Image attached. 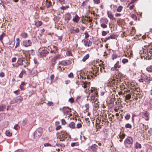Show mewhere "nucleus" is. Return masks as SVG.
<instances>
[{
    "label": "nucleus",
    "mask_w": 152,
    "mask_h": 152,
    "mask_svg": "<svg viewBox=\"0 0 152 152\" xmlns=\"http://www.w3.org/2000/svg\"><path fill=\"white\" fill-rule=\"evenodd\" d=\"M61 58V55L59 54H58L57 55H56L52 58L51 60V65L53 67H54L56 63V60L58 59Z\"/></svg>",
    "instance_id": "f257e3e1"
},
{
    "label": "nucleus",
    "mask_w": 152,
    "mask_h": 152,
    "mask_svg": "<svg viewBox=\"0 0 152 152\" xmlns=\"http://www.w3.org/2000/svg\"><path fill=\"white\" fill-rule=\"evenodd\" d=\"M39 0V4H41L42 5H44L45 4L47 8H48L49 7L52 6L50 1H49L48 0H46L45 1V0Z\"/></svg>",
    "instance_id": "f03ea898"
},
{
    "label": "nucleus",
    "mask_w": 152,
    "mask_h": 152,
    "mask_svg": "<svg viewBox=\"0 0 152 152\" xmlns=\"http://www.w3.org/2000/svg\"><path fill=\"white\" fill-rule=\"evenodd\" d=\"M23 100V98L20 96H18L14 98L10 102L11 104H13L15 103L20 102Z\"/></svg>",
    "instance_id": "7ed1b4c3"
},
{
    "label": "nucleus",
    "mask_w": 152,
    "mask_h": 152,
    "mask_svg": "<svg viewBox=\"0 0 152 152\" xmlns=\"http://www.w3.org/2000/svg\"><path fill=\"white\" fill-rule=\"evenodd\" d=\"M142 77L144 79V81L147 83H149L150 81L152 80V77H148L145 74L142 76Z\"/></svg>",
    "instance_id": "20e7f679"
},
{
    "label": "nucleus",
    "mask_w": 152,
    "mask_h": 152,
    "mask_svg": "<svg viewBox=\"0 0 152 152\" xmlns=\"http://www.w3.org/2000/svg\"><path fill=\"white\" fill-rule=\"evenodd\" d=\"M67 135L65 132H62L61 135L59 136V138L60 139V141H63L65 138L67 137Z\"/></svg>",
    "instance_id": "39448f33"
},
{
    "label": "nucleus",
    "mask_w": 152,
    "mask_h": 152,
    "mask_svg": "<svg viewBox=\"0 0 152 152\" xmlns=\"http://www.w3.org/2000/svg\"><path fill=\"white\" fill-rule=\"evenodd\" d=\"M70 61L69 60H64L59 62L58 64L62 66H65L69 65L70 64Z\"/></svg>",
    "instance_id": "423d86ee"
},
{
    "label": "nucleus",
    "mask_w": 152,
    "mask_h": 152,
    "mask_svg": "<svg viewBox=\"0 0 152 152\" xmlns=\"http://www.w3.org/2000/svg\"><path fill=\"white\" fill-rule=\"evenodd\" d=\"M133 140L132 138L130 137H128L125 140L124 144L125 145L126 144H131L133 143Z\"/></svg>",
    "instance_id": "0eeeda50"
},
{
    "label": "nucleus",
    "mask_w": 152,
    "mask_h": 152,
    "mask_svg": "<svg viewBox=\"0 0 152 152\" xmlns=\"http://www.w3.org/2000/svg\"><path fill=\"white\" fill-rule=\"evenodd\" d=\"M64 114L69 115L71 112V109L68 107H64L62 110Z\"/></svg>",
    "instance_id": "6e6552de"
},
{
    "label": "nucleus",
    "mask_w": 152,
    "mask_h": 152,
    "mask_svg": "<svg viewBox=\"0 0 152 152\" xmlns=\"http://www.w3.org/2000/svg\"><path fill=\"white\" fill-rule=\"evenodd\" d=\"M98 148V146L96 144H94L93 145L90 147L89 148V150L90 152H95Z\"/></svg>",
    "instance_id": "1a4fd4ad"
},
{
    "label": "nucleus",
    "mask_w": 152,
    "mask_h": 152,
    "mask_svg": "<svg viewBox=\"0 0 152 152\" xmlns=\"http://www.w3.org/2000/svg\"><path fill=\"white\" fill-rule=\"evenodd\" d=\"M48 53L49 52L47 50L44 49L42 50L40 52L39 54L41 57H43L46 56Z\"/></svg>",
    "instance_id": "9d476101"
},
{
    "label": "nucleus",
    "mask_w": 152,
    "mask_h": 152,
    "mask_svg": "<svg viewBox=\"0 0 152 152\" xmlns=\"http://www.w3.org/2000/svg\"><path fill=\"white\" fill-rule=\"evenodd\" d=\"M84 42V44L85 46H87L88 47L91 45L92 44V42L89 40L86 39V40L83 39L82 40V42Z\"/></svg>",
    "instance_id": "9b49d317"
},
{
    "label": "nucleus",
    "mask_w": 152,
    "mask_h": 152,
    "mask_svg": "<svg viewBox=\"0 0 152 152\" xmlns=\"http://www.w3.org/2000/svg\"><path fill=\"white\" fill-rule=\"evenodd\" d=\"M71 18L72 15L69 13L68 12L65 14V20L66 21L67 23L69 22V21L71 19Z\"/></svg>",
    "instance_id": "f8f14e48"
},
{
    "label": "nucleus",
    "mask_w": 152,
    "mask_h": 152,
    "mask_svg": "<svg viewBox=\"0 0 152 152\" xmlns=\"http://www.w3.org/2000/svg\"><path fill=\"white\" fill-rule=\"evenodd\" d=\"M18 56L20 58H24L26 57V54L23 50H20L19 53L18 54Z\"/></svg>",
    "instance_id": "ddd939ff"
},
{
    "label": "nucleus",
    "mask_w": 152,
    "mask_h": 152,
    "mask_svg": "<svg viewBox=\"0 0 152 152\" xmlns=\"http://www.w3.org/2000/svg\"><path fill=\"white\" fill-rule=\"evenodd\" d=\"M23 44L25 46L27 47L31 46V42L30 40H25L23 42Z\"/></svg>",
    "instance_id": "4468645a"
},
{
    "label": "nucleus",
    "mask_w": 152,
    "mask_h": 152,
    "mask_svg": "<svg viewBox=\"0 0 152 152\" xmlns=\"http://www.w3.org/2000/svg\"><path fill=\"white\" fill-rule=\"evenodd\" d=\"M70 31L71 33L75 34L79 32V29L77 27H72L70 29Z\"/></svg>",
    "instance_id": "2eb2a0df"
},
{
    "label": "nucleus",
    "mask_w": 152,
    "mask_h": 152,
    "mask_svg": "<svg viewBox=\"0 0 152 152\" xmlns=\"http://www.w3.org/2000/svg\"><path fill=\"white\" fill-rule=\"evenodd\" d=\"M123 76V75L121 73L118 71L114 77H115L116 79H118L121 78Z\"/></svg>",
    "instance_id": "dca6fc26"
},
{
    "label": "nucleus",
    "mask_w": 152,
    "mask_h": 152,
    "mask_svg": "<svg viewBox=\"0 0 152 152\" xmlns=\"http://www.w3.org/2000/svg\"><path fill=\"white\" fill-rule=\"evenodd\" d=\"M104 21L105 24L103 23L101 24V26L103 28H105L107 27V26L106 25V24H107L108 22V20L107 19H105Z\"/></svg>",
    "instance_id": "f3484780"
},
{
    "label": "nucleus",
    "mask_w": 152,
    "mask_h": 152,
    "mask_svg": "<svg viewBox=\"0 0 152 152\" xmlns=\"http://www.w3.org/2000/svg\"><path fill=\"white\" fill-rule=\"evenodd\" d=\"M80 85L82 86V87L84 88H86L87 87V86H88V83L86 81H82L80 83Z\"/></svg>",
    "instance_id": "a211bd4d"
},
{
    "label": "nucleus",
    "mask_w": 152,
    "mask_h": 152,
    "mask_svg": "<svg viewBox=\"0 0 152 152\" xmlns=\"http://www.w3.org/2000/svg\"><path fill=\"white\" fill-rule=\"evenodd\" d=\"M80 19V17H79L77 14H76L75 18L73 19L72 20L73 22L77 23L79 20Z\"/></svg>",
    "instance_id": "6ab92c4d"
},
{
    "label": "nucleus",
    "mask_w": 152,
    "mask_h": 152,
    "mask_svg": "<svg viewBox=\"0 0 152 152\" xmlns=\"http://www.w3.org/2000/svg\"><path fill=\"white\" fill-rule=\"evenodd\" d=\"M68 126L71 129H74L75 128V124L73 122H71L69 124Z\"/></svg>",
    "instance_id": "aec40b11"
},
{
    "label": "nucleus",
    "mask_w": 152,
    "mask_h": 152,
    "mask_svg": "<svg viewBox=\"0 0 152 152\" xmlns=\"http://www.w3.org/2000/svg\"><path fill=\"white\" fill-rule=\"evenodd\" d=\"M37 68H34L33 69L31 73L34 76L36 75L37 74L38 72L37 70Z\"/></svg>",
    "instance_id": "412c9836"
},
{
    "label": "nucleus",
    "mask_w": 152,
    "mask_h": 152,
    "mask_svg": "<svg viewBox=\"0 0 152 152\" xmlns=\"http://www.w3.org/2000/svg\"><path fill=\"white\" fill-rule=\"evenodd\" d=\"M6 108V105L4 104L0 105V111H3Z\"/></svg>",
    "instance_id": "4be33fe9"
},
{
    "label": "nucleus",
    "mask_w": 152,
    "mask_h": 152,
    "mask_svg": "<svg viewBox=\"0 0 152 152\" xmlns=\"http://www.w3.org/2000/svg\"><path fill=\"white\" fill-rule=\"evenodd\" d=\"M115 36L114 35H111L110 36L108 37L105 38V40L107 41L110 39H115Z\"/></svg>",
    "instance_id": "5701e85b"
},
{
    "label": "nucleus",
    "mask_w": 152,
    "mask_h": 152,
    "mask_svg": "<svg viewBox=\"0 0 152 152\" xmlns=\"http://www.w3.org/2000/svg\"><path fill=\"white\" fill-rule=\"evenodd\" d=\"M135 147L136 149H140L141 148L142 146L140 144L136 142L135 145Z\"/></svg>",
    "instance_id": "b1692460"
},
{
    "label": "nucleus",
    "mask_w": 152,
    "mask_h": 152,
    "mask_svg": "<svg viewBox=\"0 0 152 152\" xmlns=\"http://www.w3.org/2000/svg\"><path fill=\"white\" fill-rule=\"evenodd\" d=\"M22 58H18V61L17 63L19 65H22L23 64V60Z\"/></svg>",
    "instance_id": "393cba45"
},
{
    "label": "nucleus",
    "mask_w": 152,
    "mask_h": 152,
    "mask_svg": "<svg viewBox=\"0 0 152 152\" xmlns=\"http://www.w3.org/2000/svg\"><path fill=\"white\" fill-rule=\"evenodd\" d=\"M107 14L108 17L110 19H113V16L111 12L108 11L107 12Z\"/></svg>",
    "instance_id": "a878e982"
},
{
    "label": "nucleus",
    "mask_w": 152,
    "mask_h": 152,
    "mask_svg": "<svg viewBox=\"0 0 152 152\" xmlns=\"http://www.w3.org/2000/svg\"><path fill=\"white\" fill-rule=\"evenodd\" d=\"M43 132V128H39V136H41Z\"/></svg>",
    "instance_id": "bb28decb"
},
{
    "label": "nucleus",
    "mask_w": 152,
    "mask_h": 152,
    "mask_svg": "<svg viewBox=\"0 0 152 152\" xmlns=\"http://www.w3.org/2000/svg\"><path fill=\"white\" fill-rule=\"evenodd\" d=\"M143 115L145 117H149L150 113L148 111H145L143 112Z\"/></svg>",
    "instance_id": "cd10ccee"
},
{
    "label": "nucleus",
    "mask_w": 152,
    "mask_h": 152,
    "mask_svg": "<svg viewBox=\"0 0 152 152\" xmlns=\"http://www.w3.org/2000/svg\"><path fill=\"white\" fill-rule=\"evenodd\" d=\"M89 54H87L85 55L83 57L82 59V61L83 62H85L86 60H87L89 57Z\"/></svg>",
    "instance_id": "c85d7f7f"
},
{
    "label": "nucleus",
    "mask_w": 152,
    "mask_h": 152,
    "mask_svg": "<svg viewBox=\"0 0 152 152\" xmlns=\"http://www.w3.org/2000/svg\"><path fill=\"white\" fill-rule=\"evenodd\" d=\"M20 36H21L22 37L25 38L27 37L28 34L26 33L23 32L21 33V34L20 35Z\"/></svg>",
    "instance_id": "c756f323"
},
{
    "label": "nucleus",
    "mask_w": 152,
    "mask_h": 152,
    "mask_svg": "<svg viewBox=\"0 0 152 152\" xmlns=\"http://www.w3.org/2000/svg\"><path fill=\"white\" fill-rule=\"evenodd\" d=\"M5 134L7 136H11L12 135V134L11 132H10L9 131H6L5 132Z\"/></svg>",
    "instance_id": "7c9ffc66"
},
{
    "label": "nucleus",
    "mask_w": 152,
    "mask_h": 152,
    "mask_svg": "<svg viewBox=\"0 0 152 152\" xmlns=\"http://www.w3.org/2000/svg\"><path fill=\"white\" fill-rule=\"evenodd\" d=\"M97 93H94V94H92L90 97L91 99L92 100H94L95 99V95H97Z\"/></svg>",
    "instance_id": "2f4dec72"
},
{
    "label": "nucleus",
    "mask_w": 152,
    "mask_h": 152,
    "mask_svg": "<svg viewBox=\"0 0 152 152\" xmlns=\"http://www.w3.org/2000/svg\"><path fill=\"white\" fill-rule=\"evenodd\" d=\"M26 73V71L25 70L22 71L20 75H19V77L20 78H22L23 77V75Z\"/></svg>",
    "instance_id": "473e14b6"
},
{
    "label": "nucleus",
    "mask_w": 152,
    "mask_h": 152,
    "mask_svg": "<svg viewBox=\"0 0 152 152\" xmlns=\"http://www.w3.org/2000/svg\"><path fill=\"white\" fill-rule=\"evenodd\" d=\"M147 70L149 72H152V66H148L146 68Z\"/></svg>",
    "instance_id": "72a5a7b5"
},
{
    "label": "nucleus",
    "mask_w": 152,
    "mask_h": 152,
    "mask_svg": "<svg viewBox=\"0 0 152 152\" xmlns=\"http://www.w3.org/2000/svg\"><path fill=\"white\" fill-rule=\"evenodd\" d=\"M79 143L78 142H72L71 143V145L72 147L76 146H78Z\"/></svg>",
    "instance_id": "f704fd0d"
},
{
    "label": "nucleus",
    "mask_w": 152,
    "mask_h": 152,
    "mask_svg": "<svg viewBox=\"0 0 152 152\" xmlns=\"http://www.w3.org/2000/svg\"><path fill=\"white\" fill-rule=\"evenodd\" d=\"M125 127L126 128L131 129L132 128V125L129 123L126 124Z\"/></svg>",
    "instance_id": "c9c22d12"
},
{
    "label": "nucleus",
    "mask_w": 152,
    "mask_h": 152,
    "mask_svg": "<svg viewBox=\"0 0 152 152\" xmlns=\"http://www.w3.org/2000/svg\"><path fill=\"white\" fill-rule=\"evenodd\" d=\"M130 115L129 113H127L124 116V118L126 120H128L130 118Z\"/></svg>",
    "instance_id": "e433bc0d"
},
{
    "label": "nucleus",
    "mask_w": 152,
    "mask_h": 152,
    "mask_svg": "<svg viewBox=\"0 0 152 152\" xmlns=\"http://www.w3.org/2000/svg\"><path fill=\"white\" fill-rule=\"evenodd\" d=\"M6 34L4 33H3L0 36V41H2L3 40V38L5 36Z\"/></svg>",
    "instance_id": "4c0bfd02"
},
{
    "label": "nucleus",
    "mask_w": 152,
    "mask_h": 152,
    "mask_svg": "<svg viewBox=\"0 0 152 152\" xmlns=\"http://www.w3.org/2000/svg\"><path fill=\"white\" fill-rule=\"evenodd\" d=\"M121 65L119 64V62H117L115 64L114 66V67H115L116 68L118 69V68H119L121 67Z\"/></svg>",
    "instance_id": "58836bf2"
},
{
    "label": "nucleus",
    "mask_w": 152,
    "mask_h": 152,
    "mask_svg": "<svg viewBox=\"0 0 152 152\" xmlns=\"http://www.w3.org/2000/svg\"><path fill=\"white\" fill-rule=\"evenodd\" d=\"M125 136V134L124 133L121 134V133H120V135H119V137L121 139H123L124 138Z\"/></svg>",
    "instance_id": "ea45409f"
},
{
    "label": "nucleus",
    "mask_w": 152,
    "mask_h": 152,
    "mask_svg": "<svg viewBox=\"0 0 152 152\" xmlns=\"http://www.w3.org/2000/svg\"><path fill=\"white\" fill-rule=\"evenodd\" d=\"M19 45V38H17L16 39V46L15 47V48H17L18 46Z\"/></svg>",
    "instance_id": "a19ab883"
},
{
    "label": "nucleus",
    "mask_w": 152,
    "mask_h": 152,
    "mask_svg": "<svg viewBox=\"0 0 152 152\" xmlns=\"http://www.w3.org/2000/svg\"><path fill=\"white\" fill-rule=\"evenodd\" d=\"M118 55L115 53H113L112 56V58L113 60L116 59Z\"/></svg>",
    "instance_id": "79ce46f5"
},
{
    "label": "nucleus",
    "mask_w": 152,
    "mask_h": 152,
    "mask_svg": "<svg viewBox=\"0 0 152 152\" xmlns=\"http://www.w3.org/2000/svg\"><path fill=\"white\" fill-rule=\"evenodd\" d=\"M108 33H109V31H103L102 32V34L103 36H105L107 34H108Z\"/></svg>",
    "instance_id": "37998d69"
},
{
    "label": "nucleus",
    "mask_w": 152,
    "mask_h": 152,
    "mask_svg": "<svg viewBox=\"0 0 152 152\" xmlns=\"http://www.w3.org/2000/svg\"><path fill=\"white\" fill-rule=\"evenodd\" d=\"M123 7L121 6H119L117 9V11L118 12H120L122 10Z\"/></svg>",
    "instance_id": "c03bdc74"
},
{
    "label": "nucleus",
    "mask_w": 152,
    "mask_h": 152,
    "mask_svg": "<svg viewBox=\"0 0 152 152\" xmlns=\"http://www.w3.org/2000/svg\"><path fill=\"white\" fill-rule=\"evenodd\" d=\"M128 59L126 58L123 59L122 60V62L124 64H125V63L128 62Z\"/></svg>",
    "instance_id": "a18cd8bd"
},
{
    "label": "nucleus",
    "mask_w": 152,
    "mask_h": 152,
    "mask_svg": "<svg viewBox=\"0 0 152 152\" xmlns=\"http://www.w3.org/2000/svg\"><path fill=\"white\" fill-rule=\"evenodd\" d=\"M131 96L130 94L127 95L125 97V99L126 100H128L131 98Z\"/></svg>",
    "instance_id": "49530a36"
},
{
    "label": "nucleus",
    "mask_w": 152,
    "mask_h": 152,
    "mask_svg": "<svg viewBox=\"0 0 152 152\" xmlns=\"http://www.w3.org/2000/svg\"><path fill=\"white\" fill-rule=\"evenodd\" d=\"M85 107L86 108V112L87 111V110L89 108V105L88 104H85Z\"/></svg>",
    "instance_id": "de8ad7c7"
},
{
    "label": "nucleus",
    "mask_w": 152,
    "mask_h": 152,
    "mask_svg": "<svg viewBox=\"0 0 152 152\" xmlns=\"http://www.w3.org/2000/svg\"><path fill=\"white\" fill-rule=\"evenodd\" d=\"M66 55L68 56H70L72 55V53L69 51H67L66 52Z\"/></svg>",
    "instance_id": "09e8293b"
},
{
    "label": "nucleus",
    "mask_w": 152,
    "mask_h": 152,
    "mask_svg": "<svg viewBox=\"0 0 152 152\" xmlns=\"http://www.w3.org/2000/svg\"><path fill=\"white\" fill-rule=\"evenodd\" d=\"M132 17L134 19V20H136L137 19V17L136 15L134 14H132L131 15Z\"/></svg>",
    "instance_id": "8fccbe9b"
},
{
    "label": "nucleus",
    "mask_w": 152,
    "mask_h": 152,
    "mask_svg": "<svg viewBox=\"0 0 152 152\" xmlns=\"http://www.w3.org/2000/svg\"><path fill=\"white\" fill-rule=\"evenodd\" d=\"M27 123V121L26 120H24L22 122V125L23 126H25Z\"/></svg>",
    "instance_id": "3c124183"
},
{
    "label": "nucleus",
    "mask_w": 152,
    "mask_h": 152,
    "mask_svg": "<svg viewBox=\"0 0 152 152\" xmlns=\"http://www.w3.org/2000/svg\"><path fill=\"white\" fill-rule=\"evenodd\" d=\"M68 77L69 78H73L74 77L73 73L71 72L68 75Z\"/></svg>",
    "instance_id": "603ef678"
},
{
    "label": "nucleus",
    "mask_w": 152,
    "mask_h": 152,
    "mask_svg": "<svg viewBox=\"0 0 152 152\" xmlns=\"http://www.w3.org/2000/svg\"><path fill=\"white\" fill-rule=\"evenodd\" d=\"M82 126V125L80 123H78L76 125V128L78 129L80 128Z\"/></svg>",
    "instance_id": "864d4df0"
},
{
    "label": "nucleus",
    "mask_w": 152,
    "mask_h": 152,
    "mask_svg": "<svg viewBox=\"0 0 152 152\" xmlns=\"http://www.w3.org/2000/svg\"><path fill=\"white\" fill-rule=\"evenodd\" d=\"M44 146L45 147L51 146H52L49 143H45L44 144Z\"/></svg>",
    "instance_id": "5fc2aeb1"
},
{
    "label": "nucleus",
    "mask_w": 152,
    "mask_h": 152,
    "mask_svg": "<svg viewBox=\"0 0 152 152\" xmlns=\"http://www.w3.org/2000/svg\"><path fill=\"white\" fill-rule=\"evenodd\" d=\"M94 3L96 4H99L100 3V0H93Z\"/></svg>",
    "instance_id": "6e6d98bb"
},
{
    "label": "nucleus",
    "mask_w": 152,
    "mask_h": 152,
    "mask_svg": "<svg viewBox=\"0 0 152 152\" xmlns=\"http://www.w3.org/2000/svg\"><path fill=\"white\" fill-rule=\"evenodd\" d=\"M69 101L71 103H72L74 102V99L72 98H71L69 99Z\"/></svg>",
    "instance_id": "4d7b16f0"
},
{
    "label": "nucleus",
    "mask_w": 152,
    "mask_h": 152,
    "mask_svg": "<svg viewBox=\"0 0 152 152\" xmlns=\"http://www.w3.org/2000/svg\"><path fill=\"white\" fill-rule=\"evenodd\" d=\"M5 76V74L4 72H2L0 73V77H4Z\"/></svg>",
    "instance_id": "13d9d810"
},
{
    "label": "nucleus",
    "mask_w": 152,
    "mask_h": 152,
    "mask_svg": "<svg viewBox=\"0 0 152 152\" xmlns=\"http://www.w3.org/2000/svg\"><path fill=\"white\" fill-rule=\"evenodd\" d=\"M84 34L85 35V38H88L89 37V34H88V33L85 32L84 33Z\"/></svg>",
    "instance_id": "bf43d9fd"
},
{
    "label": "nucleus",
    "mask_w": 152,
    "mask_h": 152,
    "mask_svg": "<svg viewBox=\"0 0 152 152\" xmlns=\"http://www.w3.org/2000/svg\"><path fill=\"white\" fill-rule=\"evenodd\" d=\"M53 48L54 49V50H55L56 51L58 50V47L55 45H53Z\"/></svg>",
    "instance_id": "052dcab7"
},
{
    "label": "nucleus",
    "mask_w": 152,
    "mask_h": 152,
    "mask_svg": "<svg viewBox=\"0 0 152 152\" xmlns=\"http://www.w3.org/2000/svg\"><path fill=\"white\" fill-rule=\"evenodd\" d=\"M14 93L16 94V95H18L19 94V90H18L14 91Z\"/></svg>",
    "instance_id": "680f3d73"
},
{
    "label": "nucleus",
    "mask_w": 152,
    "mask_h": 152,
    "mask_svg": "<svg viewBox=\"0 0 152 152\" xmlns=\"http://www.w3.org/2000/svg\"><path fill=\"white\" fill-rule=\"evenodd\" d=\"M54 75H52L50 76V80L51 82L53 81L54 79Z\"/></svg>",
    "instance_id": "e2e57ef3"
},
{
    "label": "nucleus",
    "mask_w": 152,
    "mask_h": 152,
    "mask_svg": "<svg viewBox=\"0 0 152 152\" xmlns=\"http://www.w3.org/2000/svg\"><path fill=\"white\" fill-rule=\"evenodd\" d=\"M61 123L63 125H65L66 123V122L64 119H62L61 120Z\"/></svg>",
    "instance_id": "0e129e2a"
},
{
    "label": "nucleus",
    "mask_w": 152,
    "mask_h": 152,
    "mask_svg": "<svg viewBox=\"0 0 152 152\" xmlns=\"http://www.w3.org/2000/svg\"><path fill=\"white\" fill-rule=\"evenodd\" d=\"M53 104V103L52 102H49L48 103V105L49 106H51Z\"/></svg>",
    "instance_id": "69168bd1"
},
{
    "label": "nucleus",
    "mask_w": 152,
    "mask_h": 152,
    "mask_svg": "<svg viewBox=\"0 0 152 152\" xmlns=\"http://www.w3.org/2000/svg\"><path fill=\"white\" fill-rule=\"evenodd\" d=\"M17 58L16 57L13 58L12 59V62H14L16 61Z\"/></svg>",
    "instance_id": "338daca9"
},
{
    "label": "nucleus",
    "mask_w": 152,
    "mask_h": 152,
    "mask_svg": "<svg viewBox=\"0 0 152 152\" xmlns=\"http://www.w3.org/2000/svg\"><path fill=\"white\" fill-rule=\"evenodd\" d=\"M61 127V126H56V130H59Z\"/></svg>",
    "instance_id": "774afa93"
}]
</instances>
